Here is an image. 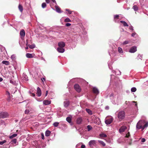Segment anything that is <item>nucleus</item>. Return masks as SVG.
<instances>
[{"instance_id": "1", "label": "nucleus", "mask_w": 148, "mask_h": 148, "mask_svg": "<svg viewBox=\"0 0 148 148\" xmlns=\"http://www.w3.org/2000/svg\"><path fill=\"white\" fill-rule=\"evenodd\" d=\"M148 126V122H146L144 120L139 121L137 123L136 128L137 130L141 129L142 131Z\"/></svg>"}, {"instance_id": "2", "label": "nucleus", "mask_w": 148, "mask_h": 148, "mask_svg": "<svg viewBox=\"0 0 148 148\" xmlns=\"http://www.w3.org/2000/svg\"><path fill=\"white\" fill-rule=\"evenodd\" d=\"M125 113L123 111H120L118 114V117L119 120H122L125 118Z\"/></svg>"}, {"instance_id": "3", "label": "nucleus", "mask_w": 148, "mask_h": 148, "mask_svg": "<svg viewBox=\"0 0 148 148\" xmlns=\"http://www.w3.org/2000/svg\"><path fill=\"white\" fill-rule=\"evenodd\" d=\"M8 114L6 112H2L0 113V118H5L7 117L8 116Z\"/></svg>"}, {"instance_id": "4", "label": "nucleus", "mask_w": 148, "mask_h": 148, "mask_svg": "<svg viewBox=\"0 0 148 148\" xmlns=\"http://www.w3.org/2000/svg\"><path fill=\"white\" fill-rule=\"evenodd\" d=\"M113 120V118L112 117H110L109 118L105 120V123L107 125L110 124L112 122Z\"/></svg>"}, {"instance_id": "5", "label": "nucleus", "mask_w": 148, "mask_h": 148, "mask_svg": "<svg viewBox=\"0 0 148 148\" xmlns=\"http://www.w3.org/2000/svg\"><path fill=\"white\" fill-rule=\"evenodd\" d=\"M75 90L77 92H80L81 91V89L78 84H76L74 86Z\"/></svg>"}, {"instance_id": "6", "label": "nucleus", "mask_w": 148, "mask_h": 148, "mask_svg": "<svg viewBox=\"0 0 148 148\" xmlns=\"http://www.w3.org/2000/svg\"><path fill=\"white\" fill-rule=\"evenodd\" d=\"M136 47L135 46H133L130 48L129 52L131 53H134L136 52Z\"/></svg>"}, {"instance_id": "7", "label": "nucleus", "mask_w": 148, "mask_h": 148, "mask_svg": "<svg viewBox=\"0 0 148 148\" xmlns=\"http://www.w3.org/2000/svg\"><path fill=\"white\" fill-rule=\"evenodd\" d=\"M58 45L59 47L64 48L65 45V44L64 42L62 41L59 42L58 44Z\"/></svg>"}, {"instance_id": "8", "label": "nucleus", "mask_w": 148, "mask_h": 148, "mask_svg": "<svg viewBox=\"0 0 148 148\" xmlns=\"http://www.w3.org/2000/svg\"><path fill=\"white\" fill-rule=\"evenodd\" d=\"M26 45L27 46H28L31 49H32L34 48L35 47V44H33L32 45H30L28 44V40H27L26 41Z\"/></svg>"}, {"instance_id": "9", "label": "nucleus", "mask_w": 148, "mask_h": 148, "mask_svg": "<svg viewBox=\"0 0 148 148\" xmlns=\"http://www.w3.org/2000/svg\"><path fill=\"white\" fill-rule=\"evenodd\" d=\"M88 145L90 147L95 145H96V141L94 140H90L88 143Z\"/></svg>"}, {"instance_id": "10", "label": "nucleus", "mask_w": 148, "mask_h": 148, "mask_svg": "<svg viewBox=\"0 0 148 148\" xmlns=\"http://www.w3.org/2000/svg\"><path fill=\"white\" fill-rule=\"evenodd\" d=\"M120 102V99L119 97H117L116 99V101H112V103L114 104L118 105Z\"/></svg>"}, {"instance_id": "11", "label": "nucleus", "mask_w": 148, "mask_h": 148, "mask_svg": "<svg viewBox=\"0 0 148 148\" xmlns=\"http://www.w3.org/2000/svg\"><path fill=\"white\" fill-rule=\"evenodd\" d=\"M57 51L59 53H63L64 52V49L62 47H58L57 49Z\"/></svg>"}, {"instance_id": "12", "label": "nucleus", "mask_w": 148, "mask_h": 148, "mask_svg": "<svg viewBox=\"0 0 148 148\" xmlns=\"http://www.w3.org/2000/svg\"><path fill=\"white\" fill-rule=\"evenodd\" d=\"M37 95L38 97L40 96L42 94V92L40 88L39 87H38L37 88Z\"/></svg>"}, {"instance_id": "13", "label": "nucleus", "mask_w": 148, "mask_h": 148, "mask_svg": "<svg viewBox=\"0 0 148 148\" xmlns=\"http://www.w3.org/2000/svg\"><path fill=\"white\" fill-rule=\"evenodd\" d=\"M92 91L95 94H98L99 93L98 89L96 87H93L92 89Z\"/></svg>"}, {"instance_id": "14", "label": "nucleus", "mask_w": 148, "mask_h": 148, "mask_svg": "<svg viewBox=\"0 0 148 148\" xmlns=\"http://www.w3.org/2000/svg\"><path fill=\"white\" fill-rule=\"evenodd\" d=\"M126 129V127L125 126H122L120 129L119 131L120 132H123Z\"/></svg>"}, {"instance_id": "15", "label": "nucleus", "mask_w": 148, "mask_h": 148, "mask_svg": "<svg viewBox=\"0 0 148 148\" xmlns=\"http://www.w3.org/2000/svg\"><path fill=\"white\" fill-rule=\"evenodd\" d=\"M55 8L56 10V11L59 13H61L62 12V11L60 10V8L57 5H55Z\"/></svg>"}, {"instance_id": "16", "label": "nucleus", "mask_w": 148, "mask_h": 148, "mask_svg": "<svg viewBox=\"0 0 148 148\" xmlns=\"http://www.w3.org/2000/svg\"><path fill=\"white\" fill-rule=\"evenodd\" d=\"M51 101L48 100H45L43 101V104L45 105H47L51 103Z\"/></svg>"}, {"instance_id": "17", "label": "nucleus", "mask_w": 148, "mask_h": 148, "mask_svg": "<svg viewBox=\"0 0 148 148\" xmlns=\"http://www.w3.org/2000/svg\"><path fill=\"white\" fill-rule=\"evenodd\" d=\"M20 35L22 37H24L25 36V33L23 29H22L20 31Z\"/></svg>"}, {"instance_id": "18", "label": "nucleus", "mask_w": 148, "mask_h": 148, "mask_svg": "<svg viewBox=\"0 0 148 148\" xmlns=\"http://www.w3.org/2000/svg\"><path fill=\"white\" fill-rule=\"evenodd\" d=\"M120 22L123 24V25L124 27H128V25L127 24V23L124 21H121Z\"/></svg>"}, {"instance_id": "19", "label": "nucleus", "mask_w": 148, "mask_h": 148, "mask_svg": "<svg viewBox=\"0 0 148 148\" xmlns=\"http://www.w3.org/2000/svg\"><path fill=\"white\" fill-rule=\"evenodd\" d=\"M82 119L81 118H78L77 120V123L78 124L81 123L82 122Z\"/></svg>"}, {"instance_id": "20", "label": "nucleus", "mask_w": 148, "mask_h": 148, "mask_svg": "<svg viewBox=\"0 0 148 148\" xmlns=\"http://www.w3.org/2000/svg\"><path fill=\"white\" fill-rule=\"evenodd\" d=\"M86 110L90 115H92V111L90 109L86 108Z\"/></svg>"}, {"instance_id": "21", "label": "nucleus", "mask_w": 148, "mask_h": 148, "mask_svg": "<svg viewBox=\"0 0 148 148\" xmlns=\"http://www.w3.org/2000/svg\"><path fill=\"white\" fill-rule=\"evenodd\" d=\"M18 8L20 11L22 12H23V7L22 5L21 4H19Z\"/></svg>"}, {"instance_id": "22", "label": "nucleus", "mask_w": 148, "mask_h": 148, "mask_svg": "<svg viewBox=\"0 0 148 148\" xmlns=\"http://www.w3.org/2000/svg\"><path fill=\"white\" fill-rule=\"evenodd\" d=\"M26 57L28 58H33V56L32 54L27 53L26 55Z\"/></svg>"}, {"instance_id": "23", "label": "nucleus", "mask_w": 148, "mask_h": 148, "mask_svg": "<svg viewBox=\"0 0 148 148\" xmlns=\"http://www.w3.org/2000/svg\"><path fill=\"white\" fill-rule=\"evenodd\" d=\"M113 73H115L116 75H121V72L120 71L118 70H117V71H114V72H113Z\"/></svg>"}, {"instance_id": "24", "label": "nucleus", "mask_w": 148, "mask_h": 148, "mask_svg": "<svg viewBox=\"0 0 148 148\" xmlns=\"http://www.w3.org/2000/svg\"><path fill=\"white\" fill-rule=\"evenodd\" d=\"M69 101H66L64 102V106L65 107H67L69 105Z\"/></svg>"}, {"instance_id": "25", "label": "nucleus", "mask_w": 148, "mask_h": 148, "mask_svg": "<svg viewBox=\"0 0 148 148\" xmlns=\"http://www.w3.org/2000/svg\"><path fill=\"white\" fill-rule=\"evenodd\" d=\"M22 77L23 78V79L26 81H27L28 80V77L27 76L25 75V74H23V75Z\"/></svg>"}, {"instance_id": "26", "label": "nucleus", "mask_w": 148, "mask_h": 148, "mask_svg": "<svg viewBox=\"0 0 148 148\" xmlns=\"http://www.w3.org/2000/svg\"><path fill=\"white\" fill-rule=\"evenodd\" d=\"M51 132L47 130L45 132V135L46 136H48L50 135Z\"/></svg>"}, {"instance_id": "27", "label": "nucleus", "mask_w": 148, "mask_h": 148, "mask_svg": "<svg viewBox=\"0 0 148 148\" xmlns=\"http://www.w3.org/2000/svg\"><path fill=\"white\" fill-rule=\"evenodd\" d=\"M2 63L3 64H5L6 65H8L9 64V62L8 61H3L2 62Z\"/></svg>"}, {"instance_id": "28", "label": "nucleus", "mask_w": 148, "mask_h": 148, "mask_svg": "<svg viewBox=\"0 0 148 148\" xmlns=\"http://www.w3.org/2000/svg\"><path fill=\"white\" fill-rule=\"evenodd\" d=\"M17 135V134H12V135L9 136V138L10 139H12L13 138L16 137Z\"/></svg>"}, {"instance_id": "29", "label": "nucleus", "mask_w": 148, "mask_h": 148, "mask_svg": "<svg viewBox=\"0 0 148 148\" xmlns=\"http://www.w3.org/2000/svg\"><path fill=\"white\" fill-rule=\"evenodd\" d=\"M98 141L100 144L102 145L103 146H105L106 144L103 141L100 140H98Z\"/></svg>"}, {"instance_id": "30", "label": "nucleus", "mask_w": 148, "mask_h": 148, "mask_svg": "<svg viewBox=\"0 0 148 148\" xmlns=\"http://www.w3.org/2000/svg\"><path fill=\"white\" fill-rule=\"evenodd\" d=\"M133 9L136 12L137 11V10H138V8L137 7V6L135 5L133 6Z\"/></svg>"}, {"instance_id": "31", "label": "nucleus", "mask_w": 148, "mask_h": 148, "mask_svg": "<svg viewBox=\"0 0 148 148\" xmlns=\"http://www.w3.org/2000/svg\"><path fill=\"white\" fill-rule=\"evenodd\" d=\"M64 21L65 22H71V20L69 18H67L64 19Z\"/></svg>"}, {"instance_id": "32", "label": "nucleus", "mask_w": 148, "mask_h": 148, "mask_svg": "<svg viewBox=\"0 0 148 148\" xmlns=\"http://www.w3.org/2000/svg\"><path fill=\"white\" fill-rule=\"evenodd\" d=\"M143 55L141 54H138L137 57L138 60L140 59L142 60V58Z\"/></svg>"}, {"instance_id": "33", "label": "nucleus", "mask_w": 148, "mask_h": 148, "mask_svg": "<svg viewBox=\"0 0 148 148\" xmlns=\"http://www.w3.org/2000/svg\"><path fill=\"white\" fill-rule=\"evenodd\" d=\"M99 136L101 137H107L106 135L103 133L100 134Z\"/></svg>"}, {"instance_id": "34", "label": "nucleus", "mask_w": 148, "mask_h": 148, "mask_svg": "<svg viewBox=\"0 0 148 148\" xmlns=\"http://www.w3.org/2000/svg\"><path fill=\"white\" fill-rule=\"evenodd\" d=\"M66 120L69 123H70L71 122V119L69 117H67L66 118Z\"/></svg>"}, {"instance_id": "35", "label": "nucleus", "mask_w": 148, "mask_h": 148, "mask_svg": "<svg viewBox=\"0 0 148 148\" xmlns=\"http://www.w3.org/2000/svg\"><path fill=\"white\" fill-rule=\"evenodd\" d=\"M136 90V89L135 87H132L131 89V91L132 92H134Z\"/></svg>"}, {"instance_id": "36", "label": "nucleus", "mask_w": 148, "mask_h": 148, "mask_svg": "<svg viewBox=\"0 0 148 148\" xmlns=\"http://www.w3.org/2000/svg\"><path fill=\"white\" fill-rule=\"evenodd\" d=\"M118 51L119 53H122L123 52L122 49L120 47L118 48Z\"/></svg>"}, {"instance_id": "37", "label": "nucleus", "mask_w": 148, "mask_h": 148, "mask_svg": "<svg viewBox=\"0 0 148 148\" xmlns=\"http://www.w3.org/2000/svg\"><path fill=\"white\" fill-rule=\"evenodd\" d=\"M11 142L12 143H11L12 144L13 143L14 144H16L17 142V140L16 139H14L12 140Z\"/></svg>"}, {"instance_id": "38", "label": "nucleus", "mask_w": 148, "mask_h": 148, "mask_svg": "<svg viewBox=\"0 0 148 148\" xmlns=\"http://www.w3.org/2000/svg\"><path fill=\"white\" fill-rule=\"evenodd\" d=\"M59 123L57 122H55L53 124V125L55 127H57L59 125Z\"/></svg>"}, {"instance_id": "39", "label": "nucleus", "mask_w": 148, "mask_h": 148, "mask_svg": "<svg viewBox=\"0 0 148 148\" xmlns=\"http://www.w3.org/2000/svg\"><path fill=\"white\" fill-rule=\"evenodd\" d=\"M88 131H89L92 128V127L90 125H88L87 126Z\"/></svg>"}, {"instance_id": "40", "label": "nucleus", "mask_w": 148, "mask_h": 148, "mask_svg": "<svg viewBox=\"0 0 148 148\" xmlns=\"http://www.w3.org/2000/svg\"><path fill=\"white\" fill-rule=\"evenodd\" d=\"M46 4L45 3H43L42 4V8H44L46 7Z\"/></svg>"}, {"instance_id": "41", "label": "nucleus", "mask_w": 148, "mask_h": 148, "mask_svg": "<svg viewBox=\"0 0 148 148\" xmlns=\"http://www.w3.org/2000/svg\"><path fill=\"white\" fill-rule=\"evenodd\" d=\"M6 140H4L3 141H0V145H3L4 143L6 142Z\"/></svg>"}, {"instance_id": "42", "label": "nucleus", "mask_w": 148, "mask_h": 148, "mask_svg": "<svg viewBox=\"0 0 148 148\" xmlns=\"http://www.w3.org/2000/svg\"><path fill=\"white\" fill-rule=\"evenodd\" d=\"M29 92L30 94H31V95H30L31 96L33 97H34L35 96V94L34 93H32L30 91H29Z\"/></svg>"}, {"instance_id": "43", "label": "nucleus", "mask_w": 148, "mask_h": 148, "mask_svg": "<svg viewBox=\"0 0 148 148\" xmlns=\"http://www.w3.org/2000/svg\"><path fill=\"white\" fill-rule=\"evenodd\" d=\"M10 82L11 83V84H14V85L15 84H16V82L12 80H10Z\"/></svg>"}, {"instance_id": "44", "label": "nucleus", "mask_w": 148, "mask_h": 148, "mask_svg": "<svg viewBox=\"0 0 148 148\" xmlns=\"http://www.w3.org/2000/svg\"><path fill=\"white\" fill-rule=\"evenodd\" d=\"M66 11H68V13H69V14H71L72 13V11H71L70 10H69V9H66Z\"/></svg>"}, {"instance_id": "45", "label": "nucleus", "mask_w": 148, "mask_h": 148, "mask_svg": "<svg viewBox=\"0 0 148 148\" xmlns=\"http://www.w3.org/2000/svg\"><path fill=\"white\" fill-rule=\"evenodd\" d=\"M11 58L12 60H14L15 58V56L14 55H12L11 56Z\"/></svg>"}, {"instance_id": "46", "label": "nucleus", "mask_w": 148, "mask_h": 148, "mask_svg": "<svg viewBox=\"0 0 148 148\" xmlns=\"http://www.w3.org/2000/svg\"><path fill=\"white\" fill-rule=\"evenodd\" d=\"M128 43L129 41L128 40H126L123 42V44L124 45H125L128 44Z\"/></svg>"}, {"instance_id": "47", "label": "nucleus", "mask_w": 148, "mask_h": 148, "mask_svg": "<svg viewBox=\"0 0 148 148\" xmlns=\"http://www.w3.org/2000/svg\"><path fill=\"white\" fill-rule=\"evenodd\" d=\"M130 136V134L129 132H128V133L126 134V137L128 138Z\"/></svg>"}, {"instance_id": "48", "label": "nucleus", "mask_w": 148, "mask_h": 148, "mask_svg": "<svg viewBox=\"0 0 148 148\" xmlns=\"http://www.w3.org/2000/svg\"><path fill=\"white\" fill-rule=\"evenodd\" d=\"M29 110H26L25 111V113L26 114H27L29 113Z\"/></svg>"}, {"instance_id": "49", "label": "nucleus", "mask_w": 148, "mask_h": 148, "mask_svg": "<svg viewBox=\"0 0 148 148\" xmlns=\"http://www.w3.org/2000/svg\"><path fill=\"white\" fill-rule=\"evenodd\" d=\"M71 24L70 23H67L66 24V27H68L71 26Z\"/></svg>"}, {"instance_id": "50", "label": "nucleus", "mask_w": 148, "mask_h": 148, "mask_svg": "<svg viewBox=\"0 0 148 148\" xmlns=\"http://www.w3.org/2000/svg\"><path fill=\"white\" fill-rule=\"evenodd\" d=\"M129 29H130L133 30V27L132 26H130L129 27Z\"/></svg>"}, {"instance_id": "51", "label": "nucleus", "mask_w": 148, "mask_h": 148, "mask_svg": "<svg viewBox=\"0 0 148 148\" xmlns=\"http://www.w3.org/2000/svg\"><path fill=\"white\" fill-rule=\"evenodd\" d=\"M145 141V138H142L141 139V141L142 142H144Z\"/></svg>"}, {"instance_id": "52", "label": "nucleus", "mask_w": 148, "mask_h": 148, "mask_svg": "<svg viewBox=\"0 0 148 148\" xmlns=\"http://www.w3.org/2000/svg\"><path fill=\"white\" fill-rule=\"evenodd\" d=\"M51 1H52V2L53 3H55V5H57V3H56V1L55 0H51Z\"/></svg>"}, {"instance_id": "53", "label": "nucleus", "mask_w": 148, "mask_h": 148, "mask_svg": "<svg viewBox=\"0 0 148 148\" xmlns=\"http://www.w3.org/2000/svg\"><path fill=\"white\" fill-rule=\"evenodd\" d=\"M132 103H135V106L136 107H137V104L136 103V101H133L132 102Z\"/></svg>"}, {"instance_id": "54", "label": "nucleus", "mask_w": 148, "mask_h": 148, "mask_svg": "<svg viewBox=\"0 0 148 148\" xmlns=\"http://www.w3.org/2000/svg\"><path fill=\"white\" fill-rule=\"evenodd\" d=\"M85 146L84 145H82L81 146V148H85Z\"/></svg>"}, {"instance_id": "55", "label": "nucleus", "mask_w": 148, "mask_h": 148, "mask_svg": "<svg viewBox=\"0 0 148 148\" xmlns=\"http://www.w3.org/2000/svg\"><path fill=\"white\" fill-rule=\"evenodd\" d=\"M136 34V33H134L132 34V36L134 37Z\"/></svg>"}, {"instance_id": "56", "label": "nucleus", "mask_w": 148, "mask_h": 148, "mask_svg": "<svg viewBox=\"0 0 148 148\" xmlns=\"http://www.w3.org/2000/svg\"><path fill=\"white\" fill-rule=\"evenodd\" d=\"M118 17H119V15H114V18H118Z\"/></svg>"}, {"instance_id": "57", "label": "nucleus", "mask_w": 148, "mask_h": 148, "mask_svg": "<svg viewBox=\"0 0 148 148\" xmlns=\"http://www.w3.org/2000/svg\"><path fill=\"white\" fill-rule=\"evenodd\" d=\"M42 139H44V136L42 134Z\"/></svg>"}, {"instance_id": "58", "label": "nucleus", "mask_w": 148, "mask_h": 148, "mask_svg": "<svg viewBox=\"0 0 148 148\" xmlns=\"http://www.w3.org/2000/svg\"><path fill=\"white\" fill-rule=\"evenodd\" d=\"M46 2L47 3H49V0H45Z\"/></svg>"}, {"instance_id": "59", "label": "nucleus", "mask_w": 148, "mask_h": 148, "mask_svg": "<svg viewBox=\"0 0 148 148\" xmlns=\"http://www.w3.org/2000/svg\"><path fill=\"white\" fill-rule=\"evenodd\" d=\"M105 108L106 109L108 110L109 108V107L108 106H106L105 107Z\"/></svg>"}, {"instance_id": "60", "label": "nucleus", "mask_w": 148, "mask_h": 148, "mask_svg": "<svg viewBox=\"0 0 148 148\" xmlns=\"http://www.w3.org/2000/svg\"><path fill=\"white\" fill-rule=\"evenodd\" d=\"M3 80V79L2 78H0V82H2Z\"/></svg>"}, {"instance_id": "61", "label": "nucleus", "mask_w": 148, "mask_h": 148, "mask_svg": "<svg viewBox=\"0 0 148 148\" xmlns=\"http://www.w3.org/2000/svg\"><path fill=\"white\" fill-rule=\"evenodd\" d=\"M47 94H48V91H47V90L46 91V93L45 94V96H46L47 95Z\"/></svg>"}, {"instance_id": "62", "label": "nucleus", "mask_w": 148, "mask_h": 148, "mask_svg": "<svg viewBox=\"0 0 148 148\" xmlns=\"http://www.w3.org/2000/svg\"><path fill=\"white\" fill-rule=\"evenodd\" d=\"M28 49V46H27V47H25V49Z\"/></svg>"}, {"instance_id": "63", "label": "nucleus", "mask_w": 148, "mask_h": 148, "mask_svg": "<svg viewBox=\"0 0 148 148\" xmlns=\"http://www.w3.org/2000/svg\"><path fill=\"white\" fill-rule=\"evenodd\" d=\"M108 66H109V64H110V62H108Z\"/></svg>"}, {"instance_id": "64", "label": "nucleus", "mask_w": 148, "mask_h": 148, "mask_svg": "<svg viewBox=\"0 0 148 148\" xmlns=\"http://www.w3.org/2000/svg\"><path fill=\"white\" fill-rule=\"evenodd\" d=\"M7 93H8V94L9 95H10V93L9 92H7Z\"/></svg>"}]
</instances>
